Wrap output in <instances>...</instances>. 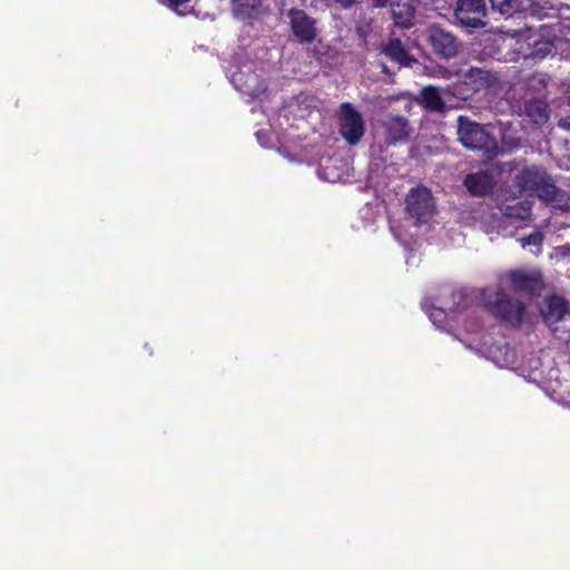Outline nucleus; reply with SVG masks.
Segmentation results:
<instances>
[{"label": "nucleus", "mask_w": 570, "mask_h": 570, "mask_svg": "<svg viewBox=\"0 0 570 570\" xmlns=\"http://www.w3.org/2000/svg\"><path fill=\"white\" fill-rule=\"evenodd\" d=\"M490 127V124H479L470 117L461 115L456 119L458 140L464 148L479 151L485 158L493 159L499 154V145L494 135L489 130Z\"/></svg>", "instance_id": "1"}, {"label": "nucleus", "mask_w": 570, "mask_h": 570, "mask_svg": "<svg viewBox=\"0 0 570 570\" xmlns=\"http://www.w3.org/2000/svg\"><path fill=\"white\" fill-rule=\"evenodd\" d=\"M480 301L485 309L495 318L518 327L523 320L525 305L523 302L511 297L504 291L483 289Z\"/></svg>", "instance_id": "2"}, {"label": "nucleus", "mask_w": 570, "mask_h": 570, "mask_svg": "<svg viewBox=\"0 0 570 570\" xmlns=\"http://www.w3.org/2000/svg\"><path fill=\"white\" fill-rule=\"evenodd\" d=\"M520 193L529 191L546 202H554L561 190L542 166H525L514 177Z\"/></svg>", "instance_id": "3"}, {"label": "nucleus", "mask_w": 570, "mask_h": 570, "mask_svg": "<svg viewBox=\"0 0 570 570\" xmlns=\"http://www.w3.org/2000/svg\"><path fill=\"white\" fill-rule=\"evenodd\" d=\"M405 212L417 226L429 223L435 213V202L431 190L425 186L411 188L405 197Z\"/></svg>", "instance_id": "4"}, {"label": "nucleus", "mask_w": 570, "mask_h": 570, "mask_svg": "<svg viewBox=\"0 0 570 570\" xmlns=\"http://www.w3.org/2000/svg\"><path fill=\"white\" fill-rule=\"evenodd\" d=\"M338 132L350 146L357 145L365 134L364 118L351 102L340 105Z\"/></svg>", "instance_id": "5"}, {"label": "nucleus", "mask_w": 570, "mask_h": 570, "mask_svg": "<svg viewBox=\"0 0 570 570\" xmlns=\"http://www.w3.org/2000/svg\"><path fill=\"white\" fill-rule=\"evenodd\" d=\"M487 6L484 0H456L454 19L466 29H481L487 26Z\"/></svg>", "instance_id": "6"}, {"label": "nucleus", "mask_w": 570, "mask_h": 570, "mask_svg": "<svg viewBox=\"0 0 570 570\" xmlns=\"http://www.w3.org/2000/svg\"><path fill=\"white\" fill-rule=\"evenodd\" d=\"M425 35L426 42L435 56L442 59H451L458 55L461 43L450 31L439 24H431L428 27Z\"/></svg>", "instance_id": "7"}, {"label": "nucleus", "mask_w": 570, "mask_h": 570, "mask_svg": "<svg viewBox=\"0 0 570 570\" xmlns=\"http://www.w3.org/2000/svg\"><path fill=\"white\" fill-rule=\"evenodd\" d=\"M291 30L301 43H312L316 38L315 20L304 10L293 8L288 11Z\"/></svg>", "instance_id": "8"}, {"label": "nucleus", "mask_w": 570, "mask_h": 570, "mask_svg": "<svg viewBox=\"0 0 570 570\" xmlns=\"http://www.w3.org/2000/svg\"><path fill=\"white\" fill-rule=\"evenodd\" d=\"M509 282L515 292L529 295L540 294L543 288L542 275L539 272L512 271Z\"/></svg>", "instance_id": "9"}, {"label": "nucleus", "mask_w": 570, "mask_h": 570, "mask_svg": "<svg viewBox=\"0 0 570 570\" xmlns=\"http://www.w3.org/2000/svg\"><path fill=\"white\" fill-rule=\"evenodd\" d=\"M466 190L475 197H483L492 193L495 178L489 170H479L468 174L463 179Z\"/></svg>", "instance_id": "10"}, {"label": "nucleus", "mask_w": 570, "mask_h": 570, "mask_svg": "<svg viewBox=\"0 0 570 570\" xmlns=\"http://www.w3.org/2000/svg\"><path fill=\"white\" fill-rule=\"evenodd\" d=\"M381 51L401 67H411L416 62V59L410 55L399 38H390L386 43L381 46Z\"/></svg>", "instance_id": "11"}, {"label": "nucleus", "mask_w": 570, "mask_h": 570, "mask_svg": "<svg viewBox=\"0 0 570 570\" xmlns=\"http://www.w3.org/2000/svg\"><path fill=\"white\" fill-rule=\"evenodd\" d=\"M567 311V301L563 297L551 295L546 298L541 314L546 323L554 324L563 318Z\"/></svg>", "instance_id": "12"}, {"label": "nucleus", "mask_w": 570, "mask_h": 570, "mask_svg": "<svg viewBox=\"0 0 570 570\" xmlns=\"http://www.w3.org/2000/svg\"><path fill=\"white\" fill-rule=\"evenodd\" d=\"M386 141L391 145L405 141L410 136L409 121L400 116L391 117L384 125Z\"/></svg>", "instance_id": "13"}, {"label": "nucleus", "mask_w": 570, "mask_h": 570, "mask_svg": "<svg viewBox=\"0 0 570 570\" xmlns=\"http://www.w3.org/2000/svg\"><path fill=\"white\" fill-rule=\"evenodd\" d=\"M546 4L547 2L541 4L539 0H512V17L515 14H524L542 19L547 16V10L551 9V7H547Z\"/></svg>", "instance_id": "14"}, {"label": "nucleus", "mask_w": 570, "mask_h": 570, "mask_svg": "<svg viewBox=\"0 0 570 570\" xmlns=\"http://www.w3.org/2000/svg\"><path fill=\"white\" fill-rule=\"evenodd\" d=\"M420 105L432 112H443L446 108L440 90L433 86H426L421 89Z\"/></svg>", "instance_id": "15"}, {"label": "nucleus", "mask_w": 570, "mask_h": 570, "mask_svg": "<svg viewBox=\"0 0 570 570\" xmlns=\"http://www.w3.org/2000/svg\"><path fill=\"white\" fill-rule=\"evenodd\" d=\"M531 47L529 56L535 60L544 59L547 56L552 53L556 48L552 40L543 38L534 40Z\"/></svg>", "instance_id": "16"}, {"label": "nucleus", "mask_w": 570, "mask_h": 570, "mask_svg": "<svg viewBox=\"0 0 570 570\" xmlns=\"http://www.w3.org/2000/svg\"><path fill=\"white\" fill-rule=\"evenodd\" d=\"M392 13L395 23L405 28H409L413 23L414 9L411 7H401L400 4L393 7Z\"/></svg>", "instance_id": "17"}, {"label": "nucleus", "mask_w": 570, "mask_h": 570, "mask_svg": "<svg viewBox=\"0 0 570 570\" xmlns=\"http://www.w3.org/2000/svg\"><path fill=\"white\" fill-rule=\"evenodd\" d=\"M528 115L534 119L535 122L541 124L546 122L549 119V115L547 112V107L540 102L535 101L530 104L527 107Z\"/></svg>", "instance_id": "18"}, {"label": "nucleus", "mask_w": 570, "mask_h": 570, "mask_svg": "<svg viewBox=\"0 0 570 570\" xmlns=\"http://www.w3.org/2000/svg\"><path fill=\"white\" fill-rule=\"evenodd\" d=\"M469 78L472 79L474 82H480L483 87H489L494 78L490 71L480 69V68H471L469 71Z\"/></svg>", "instance_id": "19"}, {"label": "nucleus", "mask_w": 570, "mask_h": 570, "mask_svg": "<svg viewBox=\"0 0 570 570\" xmlns=\"http://www.w3.org/2000/svg\"><path fill=\"white\" fill-rule=\"evenodd\" d=\"M491 4V10L499 12L501 16L505 18H512V0H489Z\"/></svg>", "instance_id": "20"}, {"label": "nucleus", "mask_w": 570, "mask_h": 570, "mask_svg": "<svg viewBox=\"0 0 570 570\" xmlns=\"http://www.w3.org/2000/svg\"><path fill=\"white\" fill-rule=\"evenodd\" d=\"M543 242V235L540 232H532L528 236L521 238L522 247L525 246H540Z\"/></svg>", "instance_id": "21"}, {"label": "nucleus", "mask_w": 570, "mask_h": 570, "mask_svg": "<svg viewBox=\"0 0 570 570\" xmlns=\"http://www.w3.org/2000/svg\"><path fill=\"white\" fill-rule=\"evenodd\" d=\"M518 205H520V206L517 209L520 212L513 213L512 212L513 207L507 206L505 214L508 216H515L519 218H525L527 216L530 215V207L528 205L523 204L522 202H518Z\"/></svg>", "instance_id": "22"}, {"label": "nucleus", "mask_w": 570, "mask_h": 570, "mask_svg": "<svg viewBox=\"0 0 570 570\" xmlns=\"http://www.w3.org/2000/svg\"><path fill=\"white\" fill-rule=\"evenodd\" d=\"M372 32L371 23L367 21L358 22L356 26V33L362 40H366Z\"/></svg>", "instance_id": "23"}, {"label": "nucleus", "mask_w": 570, "mask_h": 570, "mask_svg": "<svg viewBox=\"0 0 570 570\" xmlns=\"http://www.w3.org/2000/svg\"><path fill=\"white\" fill-rule=\"evenodd\" d=\"M233 3L242 9H247V8H255L259 0H232Z\"/></svg>", "instance_id": "24"}, {"label": "nucleus", "mask_w": 570, "mask_h": 570, "mask_svg": "<svg viewBox=\"0 0 570 570\" xmlns=\"http://www.w3.org/2000/svg\"><path fill=\"white\" fill-rule=\"evenodd\" d=\"M165 2L170 9L178 11L180 7H186L190 0H165Z\"/></svg>", "instance_id": "25"}, {"label": "nucleus", "mask_w": 570, "mask_h": 570, "mask_svg": "<svg viewBox=\"0 0 570 570\" xmlns=\"http://www.w3.org/2000/svg\"><path fill=\"white\" fill-rule=\"evenodd\" d=\"M343 9H350L357 3V0H334Z\"/></svg>", "instance_id": "26"}, {"label": "nucleus", "mask_w": 570, "mask_h": 570, "mask_svg": "<svg viewBox=\"0 0 570 570\" xmlns=\"http://www.w3.org/2000/svg\"><path fill=\"white\" fill-rule=\"evenodd\" d=\"M558 126L562 129L570 130V116L560 118Z\"/></svg>", "instance_id": "27"}, {"label": "nucleus", "mask_w": 570, "mask_h": 570, "mask_svg": "<svg viewBox=\"0 0 570 570\" xmlns=\"http://www.w3.org/2000/svg\"><path fill=\"white\" fill-rule=\"evenodd\" d=\"M504 145H508L510 149L520 147V141L517 139H512L511 141H507L505 138H502Z\"/></svg>", "instance_id": "28"}, {"label": "nucleus", "mask_w": 570, "mask_h": 570, "mask_svg": "<svg viewBox=\"0 0 570 570\" xmlns=\"http://www.w3.org/2000/svg\"><path fill=\"white\" fill-rule=\"evenodd\" d=\"M389 0H372L375 8H383L387 4Z\"/></svg>", "instance_id": "29"}]
</instances>
